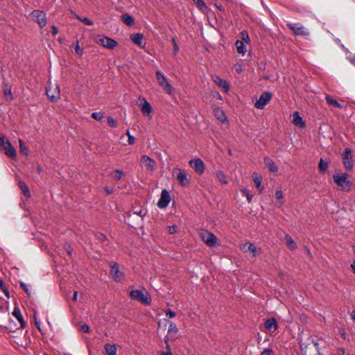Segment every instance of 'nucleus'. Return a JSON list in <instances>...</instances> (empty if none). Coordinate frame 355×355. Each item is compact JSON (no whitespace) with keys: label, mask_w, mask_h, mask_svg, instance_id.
I'll use <instances>...</instances> for the list:
<instances>
[{"label":"nucleus","mask_w":355,"mask_h":355,"mask_svg":"<svg viewBox=\"0 0 355 355\" xmlns=\"http://www.w3.org/2000/svg\"><path fill=\"white\" fill-rule=\"evenodd\" d=\"M351 268L353 272L355 273V261H354L353 263L351 264Z\"/></svg>","instance_id":"774afa93"},{"label":"nucleus","mask_w":355,"mask_h":355,"mask_svg":"<svg viewBox=\"0 0 355 355\" xmlns=\"http://www.w3.org/2000/svg\"><path fill=\"white\" fill-rule=\"evenodd\" d=\"M65 250L67 251V254L70 256L72 255L73 249L70 245H65Z\"/></svg>","instance_id":"13d9d810"},{"label":"nucleus","mask_w":355,"mask_h":355,"mask_svg":"<svg viewBox=\"0 0 355 355\" xmlns=\"http://www.w3.org/2000/svg\"><path fill=\"white\" fill-rule=\"evenodd\" d=\"M200 236L202 240L209 247H214L217 242L216 236L211 232L204 230L200 232Z\"/></svg>","instance_id":"1a4fd4ad"},{"label":"nucleus","mask_w":355,"mask_h":355,"mask_svg":"<svg viewBox=\"0 0 355 355\" xmlns=\"http://www.w3.org/2000/svg\"><path fill=\"white\" fill-rule=\"evenodd\" d=\"M12 315L15 317V318L19 322L20 327L24 328L26 326V322L23 318V316L21 313L20 309L18 306H15Z\"/></svg>","instance_id":"4be33fe9"},{"label":"nucleus","mask_w":355,"mask_h":355,"mask_svg":"<svg viewBox=\"0 0 355 355\" xmlns=\"http://www.w3.org/2000/svg\"><path fill=\"white\" fill-rule=\"evenodd\" d=\"M156 78L159 85L163 88L166 93L171 94L173 92V87L169 83L166 77L162 72L157 71L156 72Z\"/></svg>","instance_id":"39448f33"},{"label":"nucleus","mask_w":355,"mask_h":355,"mask_svg":"<svg viewBox=\"0 0 355 355\" xmlns=\"http://www.w3.org/2000/svg\"><path fill=\"white\" fill-rule=\"evenodd\" d=\"M196 6L202 12H205L207 10V6L205 3L204 0H193Z\"/></svg>","instance_id":"72a5a7b5"},{"label":"nucleus","mask_w":355,"mask_h":355,"mask_svg":"<svg viewBox=\"0 0 355 355\" xmlns=\"http://www.w3.org/2000/svg\"><path fill=\"white\" fill-rule=\"evenodd\" d=\"M349 175L347 173H340L333 175V180L336 184V189L344 192L352 190V182L349 180Z\"/></svg>","instance_id":"f257e3e1"},{"label":"nucleus","mask_w":355,"mask_h":355,"mask_svg":"<svg viewBox=\"0 0 355 355\" xmlns=\"http://www.w3.org/2000/svg\"><path fill=\"white\" fill-rule=\"evenodd\" d=\"M261 177L260 176H255L254 177V182L257 187V188L261 191L263 190V187L261 186Z\"/></svg>","instance_id":"4c0bfd02"},{"label":"nucleus","mask_w":355,"mask_h":355,"mask_svg":"<svg viewBox=\"0 0 355 355\" xmlns=\"http://www.w3.org/2000/svg\"><path fill=\"white\" fill-rule=\"evenodd\" d=\"M165 314L169 318H173L176 315L175 312L173 311L171 309H168L165 311Z\"/></svg>","instance_id":"8fccbe9b"},{"label":"nucleus","mask_w":355,"mask_h":355,"mask_svg":"<svg viewBox=\"0 0 355 355\" xmlns=\"http://www.w3.org/2000/svg\"><path fill=\"white\" fill-rule=\"evenodd\" d=\"M75 51L76 53L79 55H82L83 53V49L80 47V45L78 44V42H77L76 43V45L75 46Z\"/></svg>","instance_id":"6e6d98bb"},{"label":"nucleus","mask_w":355,"mask_h":355,"mask_svg":"<svg viewBox=\"0 0 355 355\" xmlns=\"http://www.w3.org/2000/svg\"><path fill=\"white\" fill-rule=\"evenodd\" d=\"M123 175V172L121 170H116L114 171V178L116 180H119L121 179Z\"/></svg>","instance_id":"a18cd8bd"},{"label":"nucleus","mask_w":355,"mask_h":355,"mask_svg":"<svg viewBox=\"0 0 355 355\" xmlns=\"http://www.w3.org/2000/svg\"><path fill=\"white\" fill-rule=\"evenodd\" d=\"M98 43L100 45L110 49H113L118 44L116 40L105 36H102L100 37L98 40Z\"/></svg>","instance_id":"dca6fc26"},{"label":"nucleus","mask_w":355,"mask_h":355,"mask_svg":"<svg viewBox=\"0 0 355 355\" xmlns=\"http://www.w3.org/2000/svg\"><path fill=\"white\" fill-rule=\"evenodd\" d=\"M19 186L24 196L27 198H29L31 196V193L28 185L24 182H19Z\"/></svg>","instance_id":"7c9ffc66"},{"label":"nucleus","mask_w":355,"mask_h":355,"mask_svg":"<svg viewBox=\"0 0 355 355\" xmlns=\"http://www.w3.org/2000/svg\"><path fill=\"white\" fill-rule=\"evenodd\" d=\"M104 191L106 192L107 194H111L113 193V189L108 187H105L104 188Z\"/></svg>","instance_id":"0e129e2a"},{"label":"nucleus","mask_w":355,"mask_h":355,"mask_svg":"<svg viewBox=\"0 0 355 355\" xmlns=\"http://www.w3.org/2000/svg\"><path fill=\"white\" fill-rule=\"evenodd\" d=\"M178 227L176 225H171L168 227V232L169 234H175L177 232Z\"/></svg>","instance_id":"5fc2aeb1"},{"label":"nucleus","mask_w":355,"mask_h":355,"mask_svg":"<svg viewBox=\"0 0 355 355\" xmlns=\"http://www.w3.org/2000/svg\"><path fill=\"white\" fill-rule=\"evenodd\" d=\"M31 16L37 22L39 26L41 28L46 26L47 21L46 14L44 11L40 10H35L32 11Z\"/></svg>","instance_id":"423d86ee"},{"label":"nucleus","mask_w":355,"mask_h":355,"mask_svg":"<svg viewBox=\"0 0 355 355\" xmlns=\"http://www.w3.org/2000/svg\"><path fill=\"white\" fill-rule=\"evenodd\" d=\"M108 125L112 128H116L118 126L117 121L111 116L107 118Z\"/></svg>","instance_id":"ea45409f"},{"label":"nucleus","mask_w":355,"mask_h":355,"mask_svg":"<svg viewBox=\"0 0 355 355\" xmlns=\"http://www.w3.org/2000/svg\"><path fill=\"white\" fill-rule=\"evenodd\" d=\"M143 39L144 35L141 33H136L132 35L131 37V40L133 41V42L138 46H141Z\"/></svg>","instance_id":"cd10ccee"},{"label":"nucleus","mask_w":355,"mask_h":355,"mask_svg":"<svg viewBox=\"0 0 355 355\" xmlns=\"http://www.w3.org/2000/svg\"><path fill=\"white\" fill-rule=\"evenodd\" d=\"M285 241H286L288 248L290 250H294L297 249V245L296 243L295 242V241L292 239V237L289 234H286L285 235Z\"/></svg>","instance_id":"b1692460"},{"label":"nucleus","mask_w":355,"mask_h":355,"mask_svg":"<svg viewBox=\"0 0 355 355\" xmlns=\"http://www.w3.org/2000/svg\"><path fill=\"white\" fill-rule=\"evenodd\" d=\"M216 177H217L218 180L222 184H227L228 183V181L227 180L225 174L222 171H217L216 172Z\"/></svg>","instance_id":"c9c22d12"},{"label":"nucleus","mask_w":355,"mask_h":355,"mask_svg":"<svg viewBox=\"0 0 355 355\" xmlns=\"http://www.w3.org/2000/svg\"><path fill=\"white\" fill-rule=\"evenodd\" d=\"M189 164L191 166V167L193 168L195 171L197 173H198L199 175H202L204 173L205 169V166L203 161L201 159L197 158V159H191L189 161Z\"/></svg>","instance_id":"4468645a"},{"label":"nucleus","mask_w":355,"mask_h":355,"mask_svg":"<svg viewBox=\"0 0 355 355\" xmlns=\"http://www.w3.org/2000/svg\"><path fill=\"white\" fill-rule=\"evenodd\" d=\"M19 148H20V151L21 152V153H23L24 155H27L28 153V148H27V146L24 144V143L23 142L22 140L19 139Z\"/></svg>","instance_id":"e433bc0d"},{"label":"nucleus","mask_w":355,"mask_h":355,"mask_svg":"<svg viewBox=\"0 0 355 355\" xmlns=\"http://www.w3.org/2000/svg\"><path fill=\"white\" fill-rule=\"evenodd\" d=\"M132 214L138 215L141 218H143L145 216H146L147 211L146 209L133 210Z\"/></svg>","instance_id":"37998d69"},{"label":"nucleus","mask_w":355,"mask_h":355,"mask_svg":"<svg viewBox=\"0 0 355 355\" xmlns=\"http://www.w3.org/2000/svg\"><path fill=\"white\" fill-rule=\"evenodd\" d=\"M261 354L266 355H274V352L272 349L266 348L261 353Z\"/></svg>","instance_id":"4d7b16f0"},{"label":"nucleus","mask_w":355,"mask_h":355,"mask_svg":"<svg viewBox=\"0 0 355 355\" xmlns=\"http://www.w3.org/2000/svg\"><path fill=\"white\" fill-rule=\"evenodd\" d=\"M178 332V329L176 324L174 322L169 321L168 335L174 336V335L177 334Z\"/></svg>","instance_id":"2f4dec72"},{"label":"nucleus","mask_w":355,"mask_h":355,"mask_svg":"<svg viewBox=\"0 0 355 355\" xmlns=\"http://www.w3.org/2000/svg\"><path fill=\"white\" fill-rule=\"evenodd\" d=\"M263 161L270 171L277 172L278 171V168L275 166L274 162L270 158L266 157H264Z\"/></svg>","instance_id":"5701e85b"},{"label":"nucleus","mask_w":355,"mask_h":355,"mask_svg":"<svg viewBox=\"0 0 355 355\" xmlns=\"http://www.w3.org/2000/svg\"><path fill=\"white\" fill-rule=\"evenodd\" d=\"M130 296L132 299L140 302L146 305H149L151 303V298L148 293L147 292L144 293L141 290H132L130 292Z\"/></svg>","instance_id":"f03ea898"},{"label":"nucleus","mask_w":355,"mask_h":355,"mask_svg":"<svg viewBox=\"0 0 355 355\" xmlns=\"http://www.w3.org/2000/svg\"><path fill=\"white\" fill-rule=\"evenodd\" d=\"M248 250L253 254V257L256 256L257 248L251 243L248 245Z\"/></svg>","instance_id":"3c124183"},{"label":"nucleus","mask_w":355,"mask_h":355,"mask_svg":"<svg viewBox=\"0 0 355 355\" xmlns=\"http://www.w3.org/2000/svg\"><path fill=\"white\" fill-rule=\"evenodd\" d=\"M325 100L329 105H331V106H334V107H338L340 109L343 108V105H341L340 103H338L336 100L333 99L332 97L329 94L325 95Z\"/></svg>","instance_id":"393cba45"},{"label":"nucleus","mask_w":355,"mask_h":355,"mask_svg":"<svg viewBox=\"0 0 355 355\" xmlns=\"http://www.w3.org/2000/svg\"><path fill=\"white\" fill-rule=\"evenodd\" d=\"M0 289L3 291V293L6 294V295L8 297H9V291L6 288L3 282L0 279Z\"/></svg>","instance_id":"49530a36"},{"label":"nucleus","mask_w":355,"mask_h":355,"mask_svg":"<svg viewBox=\"0 0 355 355\" xmlns=\"http://www.w3.org/2000/svg\"><path fill=\"white\" fill-rule=\"evenodd\" d=\"M141 110L144 115H149L152 112L150 104L145 99L143 98L140 103Z\"/></svg>","instance_id":"aec40b11"},{"label":"nucleus","mask_w":355,"mask_h":355,"mask_svg":"<svg viewBox=\"0 0 355 355\" xmlns=\"http://www.w3.org/2000/svg\"><path fill=\"white\" fill-rule=\"evenodd\" d=\"M214 112L215 116L221 122H225L227 121V117L224 112L220 109L219 107H216L214 110Z\"/></svg>","instance_id":"a878e982"},{"label":"nucleus","mask_w":355,"mask_h":355,"mask_svg":"<svg viewBox=\"0 0 355 355\" xmlns=\"http://www.w3.org/2000/svg\"><path fill=\"white\" fill-rule=\"evenodd\" d=\"M212 80L218 86L224 89L225 92H227L229 90L230 87L226 80H223L220 77L218 76H213Z\"/></svg>","instance_id":"412c9836"},{"label":"nucleus","mask_w":355,"mask_h":355,"mask_svg":"<svg viewBox=\"0 0 355 355\" xmlns=\"http://www.w3.org/2000/svg\"><path fill=\"white\" fill-rule=\"evenodd\" d=\"M46 94L52 102L57 101L60 97L59 86L55 85L53 88L51 87H47L46 89Z\"/></svg>","instance_id":"ddd939ff"},{"label":"nucleus","mask_w":355,"mask_h":355,"mask_svg":"<svg viewBox=\"0 0 355 355\" xmlns=\"http://www.w3.org/2000/svg\"><path fill=\"white\" fill-rule=\"evenodd\" d=\"M287 27L292 31L293 34L298 36L307 37L310 33L302 24L300 23H289L286 24Z\"/></svg>","instance_id":"20e7f679"},{"label":"nucleus","mask_w":355,"mask_h":355,"mask_svg":"<svg viewBox=\"0 0 355 355\" xmlns=\"http://www.w3.org/2000/svg\"><path fill=\"white\" fill-rule=\"evenodd\" d=\"M80 330L85 333H89L90 331L89 327L87 324L80 325Z\"/></svg>","instance_id":"603ef678"},{"label":"nucleus","mask_w":355,"mask_h":355,"mask_svg":"<svg viewBox=\"0 0 355 355\" xmlns=\"http://www.w3.org/2000/svg\"><path fill=\"white\" fill-rule=\"evenodd\" d=\"M128 142L130 145H132L135 142V138L132 135H129Z\"/></svg>","instance_id":"052dcab7"},{"label":"nucleus","mask_w":355,"mask_h":355,"mask_svg":"<svg viewBox=\"0 0 355 355\" xmlns=\"http://www.w3.org/2000/svg\"><path fill=\"white\" fill-rule=\"evenodd\" d=\"M51 31H52V34L53 35H56L58 33V28L55 26H51Z\"/></svg>","instance_id":"680f3d73"},{"label":"nucleus","mask_w":355,"mask_h":355,"mask_svg":"<svg viewBox=\"0 0 355 355\" xmlns=\"http://www.w3.org/2000/svg\"><path fill=\"white\" fill-rule=\"evenodd\" d=\"M343 162L347 171L352 170L354 163L352 156V150L349 148H346L342 154Z\"/></svg>","instance_id":"6e6552de"},{"label":"nucleus","mask_w":355,"mask_h":355,"mask_svg":"<svg viewBox=\"0 0 355 355\" xmlns=\"http://www.w3.org/2000/svg\"><path fill=\"white\" fill-rule=\"evenodd\" d=\"M329 163L324 161L322 158L320 159L318 164V170L322 173H325L328 169Z\"/></svg>","instance_id":"c756f323"},{"label":"nucleus","mask_w":355,"mask_h":355,"mask_svg":"<svg viewBox=\"0 0 355 355\" xmlns=\"http://www.w3.org/2000/svg\"><path fill=\"white\" fill-rule=\"evenodd\" d=\"M215 1V3H214V5L220 10H224V8L223 6H222V4L220 3H217V0H214Z\"/></svg>","instance_id":"e2e57ef3"},{"label":"nucleus","mask_w":355,"mask_h":355,"mask_svg":"<svg viewBox=\"0 0 355 355\" xmlns=\"http://www.w3.org/2000/svg\"><path fill=\"white\" fill-rule=\"evenodd\" d=\"M19 285H20V287L21 288H23V290L25 291V293L28 296H30L31 293H30V291L28 289V285H26L24 282H22L19 283Z\"/></svg>","instance_id":"09e8293b"},{"label":"nucleus","mask_w":355,"mask_h":355,"mask_svg":"<svg viewBox=\"0 0 355 355\" xmlns=\"http://www.w3.org/2000/svg\"><path fill=\"white\" fill-rule=\"evenodd\" d=\"M172 42H173V53L175 55L178 51H179V46L175 41V39L174 37L172 38Z\"/></svg>","instance_id":"c03bdc74"},{"label":"nucleus","mask_w":355,"mask_h":355,"mask_svg":"<svg viewBox=\"0 0 355 355\" xmlns=\"http://www.w3.org/2000/svg\"><path fill=\"white\" fill-rule=\"evenodd\" d=\"M141 162L148 171L153 173L156 168V162L149 156L144 155L141 157Z\"/></svg>","instance_id":"f8f14e48"},{"label":"nucleus","mask_w":355,"mask_h":355,"mask_svg":"<svg viewBox=\"0 0 355 355\" xmlns=\"http://www.w3.org/2000/svg\"><path fill=\"white\" fill-rule=\"evenodd\" d=\"M110 274L113 279L116 282H121L124 278V274L120 271L119 266L116 262L110 264Z\"/></svg>","instance_id":"9d476101"},{"label":"nucleus","mask_w":355,"mask_h":355,"mask_svg":"<svg viewBox=\"0 0 355 355\" xmlns=\"http://www.w3.org/2000/svg\"><path fill=\"white\" fill-rule=\"evenodd\" d=\"M36 314H37V313H36V311H34V319H35V326H36V327L37 328V329H38V330L41 331V329H40V322H38V321L37 320V316H36Z\"/></svg>","instance_id":"bf43d9fd"},{"label":"nucleus","mask_w":355,"mask_h":355,"mask_svg":"<svg viewBox=\"0 0 355 355\" xmlns=\"http://www.w3.org/2000/svg\"><path fill=\"white\" fill-rule=\"evenodd\" d=\"M96 238L101 242H104L107 240V236L104 234H102V233L97 234Z\"/></svg>","instance_id":"864d4df0"},{"label":"nucleus","mask_w":355,"mask_h":355,"mask_svg":"<svg viewBox=\"0 0 355 355\" xmlns=\"http://www.w3.org/2000/svg\"><path fill=\"white\" fill-rule=\"evenodd\" d=\"M241 38L242 39L243 42H245L246 43H250V40L248 35V33L246 31H243L240 33Z\"/></svg>","instance_id":"58836bf2"},{"label":"nucleus","mask_w":355,"mask_h":355,"mask_svg":"<svg viewBox=\"0 0 355 355\" xmlns=\"http://www.w3.org/2000/svg\"><path fill=\"white\" fill-rule=\"evenodd\" d=\"M92 117L96 121H101L104 117V114L101 112H93L92 114Z\"/></svg>","instance_id":"79ce46f5"},{"label":"nucleus","mask_w":355,"mask_h":355,"mask_svg":"<svg viewBox=\"0 0 355 355\" xmlns=\"http://www.w3.org/2000/svg\"><path fill=\"white\" fill-rule=\"evenodd\" d=\"M293 123L299 128H304L306 124L298 112H295L293 115Z\"/></svg>","instance_id":"a211bd4d"},{"label":"nucleus","mask_w":355,"mask_h":355,"mask_svg":"<svg viewBox=\"0 0 355 355\" xmlns=\"http://www.w3.org/2000/svg\"><path fill=\"white\" fill-rule=\"evenodd\" d=\"M172 175L176 178L181 186L186 187L190 184V179L187 177L184 170L176 168L172 172Z\"/></svg>","instance_id":"7ed1b4c3"},{"label":"nucleus","mask_w":355,"mask_h":355,"mask_svg":"<svg viewBox=\"0 0 355 355\" xmlns=\"http://www.w3.org/2000/svg\"><path fill=\"white\" fill-rule=\"evenodd\" d=\"M0 146L5 150V154L11 158H15L17 156L16 150L11 145L10 142L6 140L4 137L0 138Z\"/></svg>","instance_id":"0eeeda50"},{"label":"nucleus","mask_w":355,"mask_h":355,"mask_svg":"<svg viewBox=\"0 0 355 355\" xmlns=\"http://www.w3.org/2000/svg\"><path fill=\"white\" fill-rule=\"evenodd\" d=\"M277 322L274 318H268L265 322V327L269 331H274L277 329Z\"/></svg>","instance_id":"6ab92c4d"},{"label":"nucleus","mask_w":355,"mask_h":355,"mask_svg":"<svg viewBox=\"0 0 355 355\" xmlns=\"http://www.w3.org/2000/svg\"><path fill=\"white\" fill-rule=\"evenodd\" d=\"M272 94L269 92H263L259 98L256 101L254 106L257 109H263L266 104L271 100Z\"/></svg>","instance_id":"9b49d317"},{"label":"nucleus","mask_w":355,"mask_h":355,"mask_svg":"<svg viewBox=\"0 0 355 355\" xmlns=\"http://www.w3.org/2000/svg\"><path fill=\"white\" fill-rule=\"evenodd\" d=\"M241 192L243 196H246L248 202H251L253 196L250 193L249 191L245 189H241Z\"/></svg>","instance_id":"a19ab883"},{"label":"nucleus","mask_w":355,"mask_h":355,"mask_svg":"<svg viewBox=\"0 0 355 355\" xmlns=\"http://www.w3.org/2000/svg\"><path fill=\"white\" fill-rule=\"evenodd\" d=\"M2 90L6 101H11L13 99V95L11 90V85L6 79L3 78L2 83Z\"/></svg>","instance_id":"f3484780"},{"label":"nucleus","mask_w":355,"mask_h":355,"mask_svg":"<svg viewBox=\"0 0 355 355\" xmlns=\"http://www.w3.org/2000/svg\"><path fill=\"white\" fill-rule=\"evenodd\" d=\"M275 196L277 200H279L280 201L276 202V206L278 207H280L283 205V201L282 200L284 198V194L282 190H277L275 192Z\"/></svg>","instance_id":"f704fd0d"},{"label":"nucleus","mask_w":355,"mask_h":355,"mask_svg":"<svg viewBox=\"0 0 355 355\" xmlns=\"http://www.w3.org/2000/svg\"><path fill=\"white\" fill-rule=\"evenodd\" d=\"M171 201V196L166 189H163L161 193V197L157 202L158 207L164 209L168 207Z\"/></svg>","instance_id":"2eb2a0df"},{"label":"nucleus","mask_w":355,"mask_h":355,"mask_svg":"<svg viewBox=\"0 0 355 355\" xmlns=\"http://www.w3.org/2000/svg\"><path fill=\"white\" fill-rule=\"evenodd\" d=\"M236 47L238 53L241 54H245L246 52V49L245 48V45L243 41L237 40L236 42Z\"/></svg>","instance_id":"473e14b6"},{"label":"nucleus","mask_w":355,"mask_h":355,"mask_svg":"<svg viewBox=\"0 0 355 355\" xmlns=\"http://www.w3.org/2000/svg\"><path fill=\"white\" fill-rule=\"evenodd\" d=\"M123 22L127 26H132L135 24L134 18L128 14H125L122 16Z\"/></svg>","instance_id":"c85d7f7f"},{"label":"nucleus","mask_w":355,"mask_h":355,"mask_svg":"<svg viewBox=\"0 0 355 355\" xmlns=\"http://www.w3.org/2000/svg\"><path fill=\"white\" fill-rule=\"evenodd\" d=\"M78 298V291H74L73 294V300L76 301Z\"/></svg>","instance_id":"338daca9"},{"label":"nucleus","mask_w":355,"mask_h":355,"mask_svg":"<svg viewBox=\"0 0 355 355\" xmlns=\"http://www.w3.org/2000/svg\"><path fill=\"white\" fill-rule=\"evenodd\" d=\"M312 343L314 345V346L315 347V348L317 349V352H319V349H320L319 343L317 341L314 340H312Z\"/></svg>","instance_id":"69168bd1"},{"label":"nucleus","mask_w":355,"mask_h":355,"mask_svg":"<svg viewBox=\"0 0 355 355\" xmlns=\"http://www.w3.org/2000/svg\"><path fill=\"white\" fill-rule=\"evenodd\" d=\"M78 19L86 25L91 26L93 24V21L92 20H90L89 18H87V17L81 18L80 17H78Z\"/></svg>","instance_id":"de8ad7c7"},{"label":"nucleus","mask_w":355,"mask_h":355,"mask_svg":"<svg viewBox=\"0 0 355 355\" xmlns=\"http://www.w3.org/2000/svg\"><path fill=\"white\" fill-rule=\"evenodd\" d=\"M105 350L108 355L116 354V347L115 345L107 343L105 345Z\"/></svg>","instance_id":"bb28decb"}]
</instances>
